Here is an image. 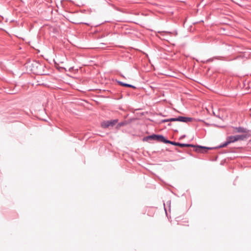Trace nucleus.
<instances>
[{
	"instance_id": "obj_1",
	"label": "nucleus",
	"mask_w": 251,
	"mask_h": 251,
	"mask_svg": "<svg viewBox=\"0 0 251 251\" xmlns=\"http://www.w3.org/2000/svg\"><path fill=\"white\" fill-rule=\"evenodd\" d=\"M192 121V118H191L179 116L176 118H171V119H168L163 120L162 121V122L163 123H165V122H168L178 121V122H182L187 123L189 122H191Z\"/></svg>"
},
{
	"instance_id": "obj_2",
	"label": "nucleus",
	"mask_w": 251,
	"mask_h": 251,
	"mask_svg": "<svg viewBox=\"0 0 251 251\" xmlns=\"http://www.w3.org/2000/svg\"><path fill=\"white\" fill-rule=\"evenodd\" d=\"M118 122V119H115L109 121H104L101 123V126L103 128H109L113 127Z\"/></svg>"
},
{
	"instance_id": "obj_3",
	"label": "nucleus",
	"mask_w": 251,
	"mask_h": 251,
	"mask_svg": "<svg viewBox=\"0 0 251 251\" xmlns=\"http://www.w3.org/2000/svg\"><path fill=\"white\" fill-rule=\"evenodd\" d=\"M148 139L156 140L158 141H161L163 143H167V141L164 137L162 135H152L151 136H149L148 137Z\"/></svg>"
},
{
	"instance_id": "obj_4",
	"label": "nucleus",
	"mask_w": 251,
	"mask_h": 251,
	"mask_svg": "<svg viewBox=\"0 0 251 251\" xmlns=\"http://www.w3.org/2000/svg\"><path fill=\"white\" fill-rule=\"evenodd\" d=\"M194 151L196 152H199V153H205L207 152V150L211 149L212 148H207L203 146H195L194 147Z\"/></svg>"
},
{
	"instance_id": "obj_5",
	"label": "nucleus",
	"mask_w": 251,
	"mask_h": 251,
	"mask_svg": "<svg viewBox=\"0 0 251 251\" xmlns=\"http://www.w3.org/2000/svg\"><path fill=\"white\" fill-rule=\"evenodd\" d=\"M227 143H231L236 141L235 136H230L227 137Z\"/></svg>"
},
{
	"instance_id": "obj_6",
	"label": "nucleus",
	"mask_w": 251,
	"mask_h": 251,
	"mask_svg": "<svg viewBox=\"0 0 251 251\" xmlns=\"http://www.w3.org/2000/svg\"><path fill=\"white\" fill-rule=\"evenodd\" d=\"M118 83L121 86H125V87H131V88H133L134 89H136V87L135 86L132 85L126 84V83H123V82H121V81H119Z\"/></svg>"
},
{
	"instance_id": "obj_7",
	"label": "nucleus",
	"mask_w": 251,
	"mask_h": 251,
	"mask_svg": "<svg viewBox=\"0 0 251 251\" xmlns=\"http://www.w3.org/2000/svg\"><path fill=\"white\" fill-rule=\"evenodd\" d=\"M236 138V141L239 140H243L244 138L246 137L245 135H237L235 136Z\"/></svg>"
},
{
	"instance_id": "obj_8",
	"label": "nucleus",
	"mask_w": 251,
	"mask_h": 251,
	"mask_svg": "<svg viewBox=\"0 0 251 251\" xmlns=\"http://www.w3.org/2000/svg\"><path fill=\"white\" fill-rule=\"evenodd\" d=\"M170 143L171 144H172V145H176V146H178L179 147H180V145H182V144H180V143H176V142H172V141H168V140L167 141V143Z\"/></svg>"
},
{
	"instance_id": "obj_9",
	"label": "nucleus",
	"mask_w": 251,
	"mask_h": 251,
	"mask_svg": "<svg viewBox=\"0 0 251 251\" xmlns=\"http://www.w3.org/2000/svg\"><path fill=\"white\" fill-rule=\"evenodd\" d=\"M237 131L238 132H246V130L242 127H239L237 128Z\"/></svg>"
},
{
	"instance_id": "obj_10",
	"label": "nucleus",
	"mask_w": 251,
	"mask_h": 251,
	"mask_svg": "<svg viewBox=\"0 0 251 251\" xmlns=\"http://www.w3.org/2000/svg\"><path fill=\"white\" fill-rule=\"evenodd\" d=\"M180 147H195V146L191 145V144H182V145H180Z\"/></svg>"
},
{
	"instance_id": "obj_11",
	"label": "nucleus",
	"mask_w": 251,
	"mask_h": 251,
	"mask_svg": "<svg viewBox=\"0 0 251 251\" xmlns=\"http://www.w3.org/2000/svg\"><path fill=\"white\" fill-rule=\"evenodd\" d=\"M126 124V123L125 122L120 123L117 125L116 128H119L121 126H125Z\"/></svg>"
},
{
	"instance_id": "obj_12",
	"label": "nucleus",
	"mask_w": 251,
	"mask_h": 251,
	"mask_svg": "<svg viewBox=\"0 0 251 251\" xmlns=\"http://www.w3.org/2000/svg\"><path fill=\"white\" fill-rule=\"evenodd\" d=\"M228 144H229V143H227V140H226V141L223 144V145H221L220 146V148H224V147H226V146H227Z\"/></svg>"
}]
</instances>
